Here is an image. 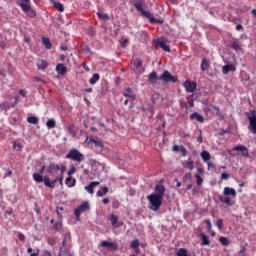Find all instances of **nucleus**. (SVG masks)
Segmentation results:
<instances>
[{
    "label": "nucleus",
    "mask_w": 256,
    "mask_h": 256,
    "mask_svg": "<svg viewBox=\"0 0 256 256\" xmlns=\"http://www.w3.org/2000/svg\"><path fill=\"white\" fill-rule=\"evenodd\" d=\"M152 195H156L157 197L163 199V196L165 195V186H163L162 184H157L154 188V194Z\"/></svg>",
    "instance_id": "nucleus-15"
},
{
    "label": "nucleus",
    "mask_w": 256,
    "mask_h": 256,
    "mask_svg": "<svg viewBox=\"0 0 256 256\" xmlns=\"http://www.w3.org/2000/svg\"><path fill=\"white\" fill-rule=\"evenodd\" d=\"M63 174H59V176H56L52 181L49 178V176H44V185L45 187H49V189H55V183L59 181L60 185H63Z\"/></svg>",
    "instance_id": "nucleus-7"
},
{
    "label": "nucleus",
    "mask_w": 256,
    "mask_h": 256,
    "mask_svg": "<svg viewBox=\"0 0 256 256\" xmlns=\"http://www.w3.org/2000/svg\"><path fill=\"white\" fill-rule=\"evenodd\" d=\"M47 243H48V245H51V246L55 245V243H56L55 238H53V237L48 238Z\"/></svg>",
    "instance_id": "nucleus-52"
},
{
    "label": "nucleus",
    "mask_w": 256,
    "mask_h": 256,
    "mask_svg": "<svg viewBox=\"0 0 256 256\" xmlns=\"http://www.w3.org/2000/svg\"><path fill=\"white\" fill-rule=\"evenodd\" d=\"M201 71H207L209 69V61H207V58L202 59L201 63Z\"/></svg>",
    "instance_id": "nucleus-34"
},
{
    "label": "nucleus",
    "mask_w": 256,
    "mask_h": 256,
    "mask_svg": "<svg viewBox=\"0 0 256 256\" xmlns=\"http://www.w3.org/2000/svg\"><path fill=\"white\" fill-rule=\"evenodd\" d=\"M200 237L202 239V241H201V246L202 247L211 245V241L209 240V236H207L203 233H200Z\"/></svg>",
    "instance_id": "nucleus-24"
},
{
    "label": "nucleus",
    "mask_w": 256,
    "mask_h": 256,
    "mask_svg": "<svg viewBox=\"0 0 256 256\" xmlns=\"http://www.w3.org/2000/svg\"><path fill=\"white\" fill-rule=\"evenodd\" d=\"M235 199H237V191L231 187H225L223 196L219 197L220 203H224L227 207H233L235 205Z\"/></svg>",
    "instance_id": "nucleus-2"
},
{
    "label": "nucleus",
    "mask_w": 256,
    "mask_h": 256,
    "mask_svg": "<svg viewBox=\"0 0 256 256\" xmlns=\"http://www.w3.org/2000/svg\"><path fill=\"white\" fill-rule=\"evenodd\" d=\"M96 195H97V197H103L105 194L103 193V191L98 190Z\"/></svg>",
    "instance_id": "nucleus-63"
},
{
    "label": "nucleus",
    "mask_w": 256,
    "mask_h": 256,
    "mask_svg": "<svg viewBox=\"0 0 256 256\" xmlns=\"http://www.w3.org/2000/svg\"><path fill=\"white\" fill-rule=\"evenodd\" d=\"M98 185H100V182L93 181L88 186H85V191H87L90 195H93V193H95V190H93V188L97 187Z\"/></svg>",
    "instance_id": "nucleus-20"
},
{
    "label": "nucleus",
    "mask_w": 256,
    "mask_h": 256,
    "mask_svg": "<svg viewBox=\"0 0 256 256\" xmlns=\"http://www.w3.org/2000/svg\"><path fill=\"white\" fill-rule=\"evenodd\" d=\"M13 108V104L9 103V102H3L0 104V109L2 111H5V113H7V111H9V109Z\"/></svg>",
    "instance_id": "nucleus-27"
},
{
    "label": "nucleus",
    "mask_w": 256,
    "mask_h": 256,
    "mask_svg": "<svg viewBox=\"0 0 256 256\" xmlns=\"http://www.w3.org/2000/svg\"><path fill=\"white\" fill-rule=\"evenodd\" d=\"M65 159H70V161H74L75 163H83L85 161V155L79 150L72 148L66 154Z\"/></svg>",
    "instance_id": "nucleus-4"
},
{
    "label": "nucleus",
    "mask_w": 256,
    "mask_h": 256,
    "mask_svg": "<svg viewBox=\"0 0 256 256\" xmlns=\"http://www.w3.org/2000/svg\"><path fill=\"white\" fill-rule=\"evenodd\" d=\"M194 105H195L194 102L189 100L188 104L187 103L185 104V107L186 109H191V107H193Z\"/></svg>",
    "instance_id": "nucleus-54"
},
{
    "label": "nucleus",
    "mask_w": 256,
    "mask_h": 256,
    "mask_svg": "<svg viewBox=\"0 0 256 256\" xmlns=\"http://www.w3.org/2000/svg\"><path fill=\"white\" fill-rule=\"evenodd\" d=\"M230 47L234 49V51H241V44H239V42H232Z\"/></svg>",
    "instance_id": "nucleus-40"
},
{
    "label": "nucleus",
    "mask_w": 256,
    "mask_h": 256,
    "mask_svg": "<svg viewBox=\"0 0 256 256\" xmlns=\"http://www.w3.org/2000/svg\"><path fill=\"white\" fill-rule=\"evenodd\" d=\"M122 95L124 97H128L130 101H133L135 99V96L133 95V90L131 88L124 89V91L122 92Z\"/></svg>",
    "instance_id": "nucleus-21"
},
{
    "label": "nucleus",
    "mask_w": 256,
    "mask_h": 256,
    "mask_svg": "<svg viewBox=\"0 0 256 256\" xmlns=\"http://www.w3.org/2000/svg\"><path fill=\"white\" fill-rule=\"evenodd\" d=\"M183 87L185 88L187 93H194L195 89H197V83H195L191 80H186L183 83Z\"/></svg>",
    "instance_id": "nucleus-13"
},
{
    "label": "nucleus",
    "mask_w": 256,
    "mask_h": 256,
    "mask_svg": "<svg viewBox=\"0 0 256 256\" xmlns=\"http://www.w3.org/2000/svg\"><path fill=\"white\" fill-rule=\"evenodd\" d=\"M27 253H29L30 256H39V249L33 253V248L28 247Z\"/></svg>",
    "instance_id": "nucleus-43"
},
{
    "label": "nucleus",
    "mask_w": 256,
    "mask_h": 256,
    "mask_svg": "<svg viewBox=\"0 0 256 256\" xmlns=\"http://www.w3.org/2000/svg\"><path fill=\"white\" fill-rule=\"evenodd\" d=\"M100 247H106L110 251H117V249H119V244L116 242L102 241Z\"/></svg>",
    "instance_id": "nucleus-14"
},
{
    "label": "nucleus",
    "mask_w": 256,
    "mask_h": 256,
    "mask_svg": "<svg viewBox=\"0 0 256 256\" xmlns=\"http://www.w3.org/2000/svg\"><path fill=\"white\" fill-rule=\"evenodd\" d=\"M42 43L45 46V49H51V47H53L49 38H42Z\"/></svg>",
    "instance_id": "nucleus-36"
},
{
    "label": "nucleus",
    "mask_w": 256,
    "mask_h": 256,
    "mask_svg": "<svg viewBox=\"0 0 256 256\" xmlns=\"http://www.w3.org/2000/svg\"><path fill=\"white\" fill-rule=\"evenodd\" d=\"M18 239H19L20 241H25V235H24L23 233H19V234H18Z\"/></svg>",
    "instance_id": "nucleus-59"
},
{
    "label": "nucleus",
    "mask_w": 256,
    "mask_h": 256,
    "mask_svg": "<svg viewBox=\"0 0 256 256\" xmlns=\"http://www.w3.org/2000/svg\"><path fill=\"white\" fill-rule=\"evenodd\" d=\"M143 67V60L141 58H138L136 62H134V69L135 71H138V69H141Z\"/></svg>",
    "instance_id": "nucleus-37"
},
{
    "label": "nucleus",
    "mask_w": 256,
    "mask_h": 256,
    "mask_svg": "<svg viewBox=\"0 0 256 256\" xmlns=\"http://www.w3.org/2000/svg\"><path fill=\"white\" fill-rule=\"evenodd\" d=\"M66 167L64 165H61L60 167V175H63L65 173Z\"/></svg>",
    "instance_id": "nucleus-62"
},
{
    "label": "nucleus",
    "mask_w": 256,
    "mask_h": 256,
    "mask_svg": "<svg viewBox=\"0 0 256 256\" xmlns=\"http://www.w3.org/2000/svg\"><path fill=\"white\" fill-rule=\"evenodd\" d=\"M102 203H103L104 205H109V203H111V200H109V198H104V199L102 200Z\"/></svg>",
    "instance_id": "nucleus-60"
},
{
    "label": "nucleus",
    "mask_w": 256,
    "mask_h": 256,
    "mask_svg": "<svg viewBox=\"0 0 256 256\" xmlns=\"http://www.w3.org/2000/svg\"><path fill=\"white\" fill-rule=\"evenodd\" d=\"M191 179H193V174H191V172L186 173L183 177V181H191Z\"/></svg>",
    "instance_id": "nucleus-45"
},
{
    "label": "nucleus",
    "mask_w": 256,
    "mask_h": 256,
    "mask_svg": "<svg viewBox=\"0 0 256 256\" xmlns=\"http://www.w3.org/2000/svg\"><path fill=\"white\" fill-rule=\"evenodd\" d=\"M68 133L69 135H72V137H75L77 135V130H75V125L68 126Z\"/></svg>",
    "instance_id": "nucleus-38"
},
{
    "label": "nucleus",
    "mask_w": 256,
    "mask_h": 256,
    "mask_svg": "<svg viewBox=\"0 0 256 256\" xmlns=\"http://www.w3.org/2000/svg\"><path fill=\"white\" fill-rule=\"evenodd\" d=\"M139 245H140L139 240L135 239L131 242L130 247H131V249L137 250V249H139Z\"/></svg>",
    "instance_id": "nucleus-41"
},
{
    "label": "nucleus",
    "mask_w": 256,
    "mask_h": 256,
    "mask_svg": "<svg viewBox=\"0 0 256 256\" xmlns=\"http://www.w3.org/2000/svg\"><path fill=\"white\" fill-rule=\"evenodd\" d=\"M167 43H169V41L164 37L156 40V45L158 47H161V49L166 53H171V48L169 47V45H167Z\"/></svg>",
    "instance_id": "nucleus-12"
},
{
    "label": "nucleus",
    "mask_w": 256,
    "mask_h": 256,
    "mask_svg": "<svg viewBox=\"0 0 256 256\" xmlns=\"http://www.w3.org/2000/svg\"><path fill=\"white\" fill-rule=\"evenodd\" d=\"M54 229H56V231H63V224L61 222H57L54 225Z\"/></svg>",
    "instance_id": "nucleus-47"
},
{
    "label": "nucleus",
    "mask_w": 256,
    "mask_h": 256,
    "mask_svg": "<svg viewBox=\"0 0 256 256\" xmlns=\"http://www.w3.org/2000/svg\"><path fill=\"white\" fill-rule=\"evenodd\" d=\"M207 165H208V171H211V169H215V165L211 162H207Z\"/></svg>",
    "instance_id": "nucleus-56"
},
{
    "label": "nucleus",
    "mask_w": 256,
    "mask_h": 256,
    "mask_svg": "<svg viewBox=\"0 0 256 256\" xmlns=\"http://www.w3.org/2000/svg\"><path fill=\"white\" fill-rule=\"evenodd\" d=\"M53 5L55 9H57L60 13H63L65 11V7L61 2H53Z\"/></svg>",
    "instance_id": "nucleus-32"
},
{
    "label": "nucleus",
    "mask_w": 256,
    "mask_h": 256,
    "mask_svg": "<svg viewBox=\"0 0 256 256\" xmlns=\"http://www.w3.org/2000/svg\"><path fill=\"white\" fill-rule=\"evenodd\" d=\"M204 222L206 223L207 225V229L208 231H211L213 225L211 224V220H204Z\"/></svg>",
    "instance_id": "nucleus-53"
},
{
    "label": "nucleus",
    "mask_w": 256,
    "mask_h": 256,
    "mask_svg": "<svg viewBox=\"0 0 256 256\" xmlns=\"http://www.w3.org/2000/svg\"><path fill=\"white\" fill-rule=\"evenodd\" d=\"M230 71H232V72L237 71V68L235 67V65H233V64H226V65H224L222 67L223 75H228Z\"/></svg>",
    "instance_id": "nucleus-16"
},
{
    "label": "nucleus",
    "mask_w": 256,
    "mask_h": 256,
    "mask_svg": "<svg viewBox=\"0 0 256 256\" xmlns=\"http://www.w3.org/2000/svg\"><path fill=\"white\" fill-rule=\"evenodd\" d=\"M36 65L37 69L40 71H45L46 68L49 67V62H47V60L38 59Z\"/></svg>",
    "instance_id": "nucleus-17"
},
{
    "label": "nucleus",
    "mask_w": 256,
    "mask_h": 256,
    "mask_svg": "<svg viewBox=\"0 0 256 256\" xmlns=\"http://www.w3.org/2000/svg\"><path fill=\"white\" fill-rule=\"evenodd\" d=\"M246 116L248 117V121H249V125H248L249 131H251L253 135H256V111L252 110L250 114L246 113Z\"/></svg>",
    "instance_id": "nucleus-8"
},
{
    "label": "nucleus",
    "mask_w": 256,
    "mask_h": 256,
    "mask_svg": "<svg viewBox=\"0 0 256 256\" xmlns=\"http://www.w3.org/2000/svg\"><path fill=\"white\" fill-rule=\"evenodd\" d=\"M182 165L184 169H189L190 171H193V169H195V163L193 162V159H191V157L184 161Z\"/></svg>",
    "instance_id": "nucleus-18"
},
{
    "label": "nucleus",
    "mask_w": 256,
    "mask_h": 256,
    "mask_svg": "<svg viewBox=\"0 0 256 256\" xmlns=\"http://www.w3.org/2000/svg\"><path fill=\"white\" fill-rule=\"evenodd\" d=\"M229 177H231V175L230 174H228V173H222L221 174V179H225V180H227V179H229Z\"/></svg>",
    "instance_id": "nucleus-55"
},
{
    "label": "nucleus",
    "mask_w": 256,
    "mask_h": 256,
    "mask_svg": "<svg viewBox=\"0 0 256 256\" xmlns=\"http://www.w3.org/2000/svg\"><path fill=\"white\" fill-rule=\"evenodd\" d=\"M158 79L164 83H177L178 81L177 76L171 75V72L167 70H165Z\"/></svg>",
    "instance_id": "nucleus-9"
},
{
    "label": "nucleus",
    "mask_w": 256,
    "mask_h": 256,
    "mask_svg": "<svg viewBox=\"0 0 256 256\" xmlns=\"http://www.w3.org/2000/svg\"><path fill=\"white\" fill-rule=\"evenodd\" d=\"M56 71L58 75H65L67 73V67L65 66V64H57Z\"/></svg>",
    "instance_id": "nucleus-22"
},
{
    "label": "nucleus",
    "mask_w": 256,
    "mask_h": 256,
    "mask_svg": "<svg viewBox=\"0 0 256 256\" xmlns=\"http://www.w3.org/2000/svg\"><path fill=\"white\" fill-rule=\"evenodd\" d=\"M195 94H190L187 96L188 101H194Z\"/></svg>",
    "instance_id": "nucleus-61"
},
{
    "label": "nucleus",
    "mask_w": 256,
    "mask_h": 256,
    "mask_svg": "<svg viewBox=\"0 0 256 256\" xmlns=\"http://www.w3.org/2000/svg\"><path fill=\"white\" fill-rule=\"evenodd\" d=\"M147 199L151 205L150 209L152 211H159L161 205H163V198L155 194H150L149 196H147Z\"/></svg>",
    "instance_id": "nucleus-6"
},
{
    "label": "nucleus",
    "mask_w": 256,
    "mask_h": 256,
    "mask_svg": "<svg viewBox=\"0 0 256 256\" xmlns=\"http://www.w3.org/2000/svg\"><path fill=\"white\" fill-rule=\"evenodd\" d=\"M228 153L229 155H231V157H237L239 153H241V157H245L246 159H249V157H251L249 155V149L247 148V146L244 145H237L232 149L228 150Z\"/></svg>",
    "instance_id": "nucleus-5"
},
{
    "label": "nucleus",
    "mask_w": 256,
    "mask_h": 256,
    "mask_svg": "<svg viewBox=\"0 0 256 256\" xmlns=\"http://www.w3.org/2000/svg\"><path fill=\"white\" fill-rule=\"evenodd\" d=\"M16 5H18L23 13L30 19H35V17H37V12L31 8V0H17Z\"/></svg>",
    "instance_id": "nucleus-3"
},
{
    "label": "nucleus",
    "mask_w": 256,
    "mask_h": 256,
    "mask_svg": "<svg viewBox=\"0 0 256 256\" xmlns=\"http://www.w3.org/2000/svg\"><path fill=\"white\" fill-rule=\"evenodd\" d=\"M76 171L77 169L75 168L74 165H72L68 171V175L71 177V175L75 174Z\"/></svg>",
    "instance_id": "nucleus-50"
},
{
    "label": "nucleus",
    "mask_w": 256,
    "mask_h": 256,
    "mask_svg": "<svg viewBox=\"0 0 256 256\" xmlns=\"http://www.w3.org/2000/svg\"><path fill=\"white\" fill-rule=\"evenodd\" d=\"M216 227H218L220 231L223 230V219H218L216 221Z\"/></svg>",
    "instance_id": "nucleus-46"
},
{
    "label": "nucleus",
    "mask_w": 256,
    "mask_h": 256,
    "mask_svg": "<svg viewBox=\"0 0 256 256\" xmlns=\"http://www.w3.org/2000/svg\"><path fill=\"white\" fill-rule=\"evenodd\" d=\"M85 211H89V203L84 202L78 208L75 209L74 214L76 217V221L81 220V214L85 213Z\"/></svg>",
    "instance_id": "nucleus-10"
},
{
    "label": "nucleus",
    "mask_w": 256,
    "mask_h": 256,
    "mask_svg": "<svg viewBox=\"0 0 256 256\" xmlns=\"http://www.w3.org/2000/svg\"><path fill=\"white\" fill-rule=\"evenodd\" d=\"M200 156L205 163L211 161V154L207 150H203Z\"/></svg>",
    "instance_id": "nucleus-26"
},
{
    "label": "nucleus",
    "mask_w": 256,
    "mask_h": 256,
    "mask_svg": "<svg viewBox=\"0 0 256 256\" xmlns=\"http://www.w3.org/2000/svg\"><path fill=\"white\" fill-rule=\"evenodd\" d=\"M67 187H75L77 185V180L71 176L67 177L65 180Z\"/></svg>",
    "instance_id": "nucleus-25"
},
{
    "label": "nucleus",
    "mask_w": 256,
    "mask_h": 256,
    "mask_svg": "<svg viewBox=\"0 0 256 256\" xmlns=\"http://www.w3.org/2000/svg\"><path fill=\"white\" fill-rule=\"evenodd\" d=\"M44 256H53L51 255V252H49L48 250L44 251Z\"/></svg>",
    "instance_id": "nucleus-64"
},
{
    "label": "nucleus",
    "mask_w": 256,
    "mask_h": 256,
    "mask_svg": "<svg viewBox=\"0 0 256 256\" xmlns=\"http://www.w3.org/2000/svg\"><path fill=\"white\" fill-rule=\"evenodd\" d=\"M91 143H94L95 147H100V149H103V142L101 140L91 139Z\"/></svg>",
    "instance_id": "nucleus-42"
},
{
    "label": "nucleus",
    "mask_w": 256,
    "mask_h": 256,
    "mask_svg": "<svg viewBox=\"0 0 256 256\" xmlns=\"http://www.w3.org/2000/svg\"><path fill=\"white\" fill-rule=\"evenodd\" d=\"M99 79H101V75H99V73L93 74L92 78L89 81L90 85H95V83H97Z\"/></svg>",
    "instance_id": "nucleus-31"
},
{
    "label": "nucleus",
    "mask_w": 256,
    "mask_h": 256,
    "mask_svg": "<svg viewBox=\"0 0 256 256\" xmlns=\"http://www.w3.org/2000/svg\"><path fill=\"white\" fill-rule=\"evenodd\" d=\"M190 119H196V121H198V123H204L205 122V118L203 117V115L194 112L190 115Z\"/></svg>",
    "instance_id": "nucleus-23"
},
{
    "label": "nucleus",
    "mask_w": 256,
    "mask_h": 256,
    "mask_svg": "<svg viewBox=\"0 0 256 256\" xmlns=\"http://www.w3.org/2000/svg\"><path fill=\"white\" fill-rule=\"evenodd\" d=\"M180 153L182 154V157H187V148L180 146Z\"/></svg>",
    "instance_id": "nucleus-49"
},
{
    "label": "nucleus",
    "mask_w": 256,
    "mask_h": 256,
    "mask_svg": "<svg viewBox=\"0 0 256 256\" xmlns=\"http://www.w3.org/2000/svg\"><path fill=\"white\" fill-rule=\"evenodd\" d=\"M97 17L101 19V21H109V14L97 12Z\"/></svg>",
    "instance_id": "nucleus-35"
},
{
    "label": "nucleus",
    "mask_w": 256,
    "mask_h": 256,
    "mask_svg": "<svg viewBox=\"0 0 256 256\" xmlns=\"http://www.w3.org/2000/svg\"><path fill=\"white\" fill-rule=\"evenodd\" d=\"M19 103V96H15V100L12 103V107H16V105Z\"/></svg>",
    "instance_id": "nucleus-57"
},
{
    "label": "nucleus",
    "mask_w": 256,
    "mask_h": 256,
    "mask_svg": "<svg viewBox=\"0 0 256 256\" xmlns=\"http://www.w3.org/2000/svg\"><path fill=\"white\" fill-rule=\"evenodd\" d=\"M148 81L153 85L157 83V72L153 71L148 75Z\"/></svg>",
    "instance_id": "nucleus-28"
},
{
    "label": "nucleus",
    "mask_w": 256,
    "mask_h": 256,
    "mask_svg": "<svg viewBox=\"0 0 256 256\" xmlns=\"http://www.w3.org/2000/svg\"><path fill=\"white\" fill-rule=\"evenodd\" d=\"M219 241H220L221 245H223L224 247L229 246V239L227 237L221 236L219 238Z\"/></svg>",
    "instance_id": "nucleus-39"
},
{
    "label": "nucleus",
    "mask_w": 256,
    "mask_h": 256,
    "mask_svg": "<svg viewBox=\"0 0 256 256\" xmlns=\"http://www.w3.org/2000/svg\"><path fill=\"white\" fill-rule=\"evenodd\" d=\"M32 177L36 183H43V181L45 182V177H43V175L40 173H34Z\"/></svg>",
    "instance_id": "nucleus-29"
},
{
    "label": "nucleus",
    "mask_w": 256,
    "mask_h": 256,
    "mask_svg": "<svg viewBox=\"0 0 256 256\" xmlns=\"http://www.w3.org/2000/svg\"><path fill=\"white\" fill-rule=\"evenodd\" d=\"M245 253H247V248L245 246H241V249L239 251L240 256H245Z\"/></svg>",
    "instance_id": "nucleus-51"
},
{
    "label": "nucleus",
    "mask_w": 256,
    "mask_h": 256,
    "mask_svg": "<svg viewBox=\"0 0 256 256\" xmlns=\"http://www.w3.org/2000/svg\"><path fill=\"white\" fill-rule=\"evenodd\" d=\"M195 177H196V183H197V185H198V186L203 185V178L201 177V175L196 174Z\"/></svg>",
    "instance_id": "nucleus-44"
},
{
    "label": "nucleus",
    "mask_w": 256,
    "mask_h": 256,
    "mask_svg": "<svg viewBox=\"0 0 256 256\" xmlns=\"http://www.w3.org/2000/svg\"><path fill=\"white\" fill-rule=\"evenodd\" d=\"M57 126V123L55 122V119H49L47 122H46V127L48 129H55V127Z\"/></svg>",
    "instance_id": "nucleus-33"
},
{
    "label": "nucleus",
    "mask_w": 256,
    "mask_h": 256,
    "mask_svg": "<svg viewBox=\"0 0 256 256\" xmlns=\"http://www.w3.org/2000/svg\"><path fill=\"white\" fill-rule=\"evenodd\" d=\"M70 239H71V233H66V234L64 235V240H63V242H62V246L65 247V242H66V241H69Z\"/></svg>",
    "instance_id": "nucleus-48"
},
{
    "label": "nucleus",
    "mask_w": 256,
    "mask_h": 256,
    "mask_svg": "<svg viewBox=\"0 0 256 256\" xmlns=\"http://www.w3.org/2000/svg\"><path fill=\"white\" fill-rule=\"evenodd\" d=\"M132 3L138 11V13H141L142 17H146L149 19L150 23H159V25H163V20H159L152 16L151 12L145 11L147 9V3L145 0H132Z\"/></svg>",
    "instance_id": "nucleus-1"
},
{
    "label": "nucleus",
    "mask_w": 256,
    "mask_h": 256,
    "mask_svg": "<svg viewBox=\"0 0 256 256\" xmlns=\"http://www.w3.org/2000/svg\"><path fill=\"white\" fill-rule=\"evenodd\" d=\"M110 222L113 227H122L123 225V222H119V217H117L115 214L110 215Z\"/></svg>",
    "instance_id": "nucleus-19"
},
{
    "label": "nucleus",
    "mask_w": 256,
    "mask_h": 256,
    "mask_svg": "<svg viewBox=\"0 0 256 256\" xmlns=\"http://www.w3.org/2000/svg\"><path fill=\"white\" fill-rule=\"evenodd\" d=\"M27 123H30V125H37L39 123V117L37 116H29L26 119Z\"/></svg>",
    "instance_id": "nucleus-30"
},
{
    "label": "nucleus",
    "mask_w": 256,
    "mask_h": 256,
    "mask_svg": "<svg viewBox=\"0 0 256 256\" xmlns=\"http://www.w3.org/2000/svg\"><path fill=\"white\" fill-rule=\"evenodd\" d=\"M59 171H61V166L55 163H50L47 167V173H49L51 177H54V179L59 177Z\"/></svg>",
    "instance_id": "nucleus-11"
},
{
    "label": "nucleus",
    "mask_w": 256,
    "mask_h": 256,
    "mask_svg": "<svg viewBox=\"0 0 256 256\" xmlns=\"http://www.w3.org/2000/svg\"><path fill=\"white\" fill-rule=\"evenodd\" d=\"M19 95H21L22 97H27V92L23 89L19 90Z\"/></svg>",
    "instance_id": "nucleus-58"
}]
</instances>
